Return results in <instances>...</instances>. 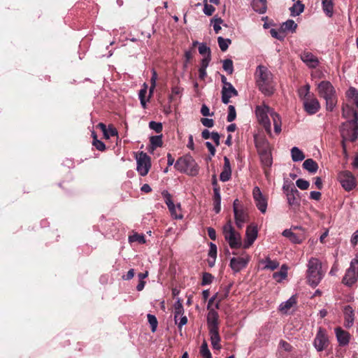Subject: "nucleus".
Instances as JSON below:
<instances>
[{
	"mask_svg": "<svg viewBox=\"0 0 358 358\" xmlns=\"http://www.w3.org/2000/svg\"><path fill=\"white\" fill-rule=\"evenodd\" d=\"M255 113L258 122L264 127L268 135H271V124L270 119L273 121L275 132L277 134L281 132V117L273 110V109L265 104H262L256 107Z\"/></svg>",
	"mask_w": 358,
	"mask_h": 358,
	"instance_id": "1",
	"label": "nucleus"
},
{
	"mask_svg": "<svg viewBox=\"0 0 358 358\" xmlns=\"http://www.w3.org/2000/svg\"><path fill=\"white\" fill-rule=\"evenodd\" d=\"M256 85L259 90L266 96H270L275 91L273 76L268 69L263 65H259L255 73Z\"/></svg>",
	"mask_w": 358,
	"mask_h": 358,
	"instance_id": "2",
	"label": "nucleus"
},
{
	"mask_svg": "<svg viewBox=\"0 0 358 358\" xmlns=\"http://www.w3.org/2000/svg\"><path fill=\"white\" fill-rule=\"evenodd\" d=\"M255 146L266 178L269 176V168L273 164L271 146L264 138L255 137Z\"/></svg>",
	"mask_w": 358,
	"mask_h": 358,
	"instance_id": "3",
	"label": "nucleus"
},
{
	"mask_svg": "<svg viewBox=\"0 0 358 358\" xmlns=\"http://www.w3.org/2000/svg\"><path fill=\"white\" fill-rule=\"evenodd\" d=\"M319 95L326 101V108L332 111L337 103L336 90L329 81H322L317 84Z\"/></svg>",
	"mask_w": 358,
	"mask_h": 358,
	"instance_id": "4",
	"label": "nucleus"
},
{
	"mask_svg": "<svg viewBox=\"0 0 358 358\" xmlns=\"http://www.w3.org/2000/svg\"><path fill=\"white\" fill-rule=\"evenodd\" d=\"M323 278L322 271V264L320 261L312 257L308 264L307 280L308 284L315 287H316Z\"/></svg>",
	"mask_w": 358,
	"mask_h": 358,
	"instance_id": "5",
	"label": "nucleus"
},
{
	"mask_svg": "<svg viewBox=\"0 0 358 358\" xmlns=\"http://www.w3.org/2000/svg\"><path fill=\"white\" fill-rule=\"evenodd\" d=\"M227 293H226L223 296H220L217 293L215 295H214L213 297H211L210 299V300L208 301V307H207L208 310V313L207 315V325H208V330L214 329H219V327H218L219 315L216 310L211 308L213 302L216 300L217 302L215 303V308H219L220 302L223 299L227 297Z\"/></svg>",
	"mask_w": 358,
	"mask_h": 358,
	"instance_id": "6",
	"label": "nucleus"
},
{
	"mask_svg": "<svg viewBox=\"0 0 358 358\" xmlns=\"http://www.w3.org/2000/svg\"><path fill=\"white\" fill-rule=\"evenodd\" d=\"M174 167L180 172L189 176H196L199 173V166L191 156L180 157L174 164Z\"/></svg>",
	"mask_w": 358,
	"mask_h": 358,
	"instance_id": "7",
	"label": "nucleus"
},
{
	"mask_svg": "<svg viewBox=\"0 0 358 358\" xmlns=\"http://www.w3.org/2000/svg\"><path fill=\"white\" fill-rule=\"evenodd\" d=\"M223 234L225 240L232 249L243 248L242 238L239 232L232 227L231 221H229L223 227Z\"/></svg>",
	"mask_w": 358,
	"mask_h": 358,
	"instance_id": "8",
	"label": "nucleus"
},
{
	"mask_svg": "<svg viewBox=\"0 0 358 358\" xmlns=\"http://www.w3.org/2000/svg\"><path fill=\"white\" fill-rule=\"evenodd\" d=\"M282 234L294 244L301 243L306 238V231L301 227H292L285 229Z\"/></svg>",
	"mask_w": 358,
	"mask_h": 358,
	"instance_id": "9",
	"label": "nucleus"
},
{
	"mask_svg": "<svg viewBox=\"0 0 358 358\" xmlns=\"http://www.w3.org/2000/svg\"><path fill=\"white\" fill-rule=\"evenodd\" d=\"M358 280V260L357 258L352 259L350 267L346 270L343 278V282L347 286L353 285Z\"/></svg>",
	"mask_w": 358,
	"mask_h": 358,
	"instance_id": "10",
	"label": "nucleus"
},
{
	"mask_svg": "<svg viewBox=\"0 0 358 358\" xmlns=\"http://www.w3.org/2000/svg\"><path fill=\"white\" fill-rule=\"evenodd\" d=\"M342 138L344 141H355L358 138L357 122H345L341 129Z\"/></svg>",
	"mask_w": 358,
	"mask_h": 358,
	"instance_id": "11",
	"label": "nucleus"
},
{
	"mask_svg": "<svg viewBox=\"0 0 358 358\" xmlns=\"http://www.w3.org/2000/svg\"><path fill=\"white\" fill-rule=\"evenodd\" d=\"M136 170L141 176H146L151 167L150 157L145 152H141L136 157Z\"/></svg>",
	"mask_w": 358,
	"mask_h": 358,
	"instance_id": "12",
	"label": "nucleus"
},
{
	"mask_svg": "<svg viewBox=\"0 0 358 358\" xmlns=\"http://www.w3.org/2000/svg\"><path fill=\"white\" fill-rule=\"evenodd\" d=\"M250 260V255L246 252H243L239 257H232L229 266L234 273H238L247 266Z\"/></svg>",
	"mask_w": 358,
	"mask_h": 358,
	"instance_id": "13",
	"label": "nucleus"
},
{
	"mask_svg": "<svg viewBox=\"0 0 358 358\" xmlns=\"http://www.w3.org/2000/svg\"><path fill=\"white\" fill-rule=\"evenodd\" d=\"M252 196L255 205L258 210L263 214L266 212L268 206V199L264 196L260 188L257 186L255 187L252 190Z\"/></svg>",
	"mask_w": 358,
	"mask_h": 358,
	"instance_id": "14",
	"label": "nucleus"
},
{
	"mask_svg": "<svg viewBox=\"0 0 358 358\" xmlns=\"http://www.w3.org/2000/svg\"><path fill=\"white\" fill-rule=\"evenodd\" d=\"M338 180L346 191H350L356 186L355 178L349 171L341 172L338 174Z\"/></svg>",
	"mask_w": 358,
	"mask_h": 358,
	"instance_id": "15",
	"label": "nucleus"
},
{
	"mask_svg": "<svg viewBox=\"0 0 358 358\" xmlns=\"http://www.w3.org/2000/svg\"><path fill=\"white\" fill-rule=\"evenodd\" d=\"M329 345V338L324 329L320 327L314 339L313 345L318 352L325 350Z\"/></svg>",
	"mask_w": 358,
	"mask_h": 358,
	"instance_id": "16",
	"label": "nucleus"
},
{
	"mask_svg": "<svg viewBox=\"0 0 358 358\" xmlns=\"http://www.w3.org/2000/svg\"><path fill=\"white\" fill-rule=\"evenodd\" d=\"M258 231L255 225H250L247 227L245 231V239L243 243V248H249L257 238Z\"/></svg>",
	"mask_w": 358,
	"mask_h": 358,
	"instance_id": "17",
	"label": "nucleus"
},
{
	"mask_svg": "<svg viewBox=\"0 0 358 358\" xmlns=\"http://www.w3.org/2000/svg\"><path fill=\"white\" fill-rule=\"evenodd\" d=\"M358 110L352 108V106L349 103H343L342 107V115L344 118L348 120L347 122H357L358 120Z\"/></svg>",
	"mask_w": 358,
	"mask_h": 358,
	"instance_id": "18",
	"label": "nucleus"
},
{
	"mask_svg": "<svg viewBox=\"0 0 358 358\" xmlns=\"http://www.w3.org/2000/svg\"><path fill=\"white\" fill-rule=\"evenodd\" d=\"M334 331L338 345L342 347L347 346L351 338L350 333L343 330L341 327L335 328Z\"/></svg>",
	"mask_w": 358,
	"mask_h": 358,
	"instance_id": "19",
	"label": "nucleus"
},
{
	"mask_svg": "<svg viewBox=\"0 0 358 358\" xmlns=\"http://www.w3.org/2000/svg\"><path fill=\"white\" fill-rule=\"evenodd\" d=\"M303 106L305 110L310 115L316 113L320 108V104L315 97L305 99Z\"/></svg>",
	"mask_w": 358,
	"mask_h": 358,
	"instance_id": "20",
	"label": "nucleus"
},
{
	"mask_svg": "<svg viewBox=\"0 0 358 358\" xmlns=\"http://www.w3.org/2000/svg\"><path fill=\"white\" fill-rule=\"evenodd\" d=\"M238 95L237 90L231 84H227V87H222V101L227 104L230 101V98Z\"/></svg>",
	"mask_w": 358,
	"mask_h": 358,
	"instance_id": "21",
	"label": "nucleus"
},
{
	"mask_svg": "<svg viewBox=\"0 0 358 358\" xmlns=\"http://www.w3.org/2000/svg\"><path fill=\"white\" fill-rule=\"evenodd\" d=\"M234 213L235 223L238 228L241 229L248 222V215L243 208L236 210Z\"/></svg>",
	"mask_w": 358,
	"mask_h": 358,
	"instance_id": "22",
	"label": "nucleus"
},
{
	"mask_svg": "<svg viewBox=\"0 0 358 358\" xmlns=\"http://www.w3.org/2000/svg\"><path fill=\"white\" fill-rule=\"evenodd\" d=\"M301 59L310 68H315L319 64L317 58L310 52H303Z\"/></svg>",
	"mask_w": 358,
	"mask_h": 358,
	"instance_id": "23",
	"label": "nucleus"
},
{
	"mask_svg": "<svg viewBox=\"0 0 358 358\" xmlns=\"http://www.w3.org/2000/svg\"><path fill=\"white\" fill-rule=\"evenodd\" d=\"M299 192L296 188H292L287 193V202L290 206H298L299 205Z\"/></svg>",
	"mask_w": 358,
	"mask_h": 358,
	"instance_id": "24",
	"label": "nucleus"
},
{
	"mask_svg": "<svg viewBox=\"0 0 358 358\" xmlns=\"http://www.w3.org/2000/svg\"><path fill=\"white\" fill-rule=\"evenodd\" d=\"M251 6L253 10L259 13L264 14L267 10V1L266 0H252Z\"/></svg>",
	"mask_w": 358,
	"mask_h": 358,
	"instance_id": "25",
	"label": "nucleus"
},
{
	"mask_svg": "<svg viewBox=\"0 0 358 358\" xmlns=\"http://www.w3.org/2000/svg\"><path fill=\"white\" fill-rule=\"evenodd\" d=\"M208 331L213 348L215 350H220L221 348V345L220 344V336L219 335V329H210Z\"/></svg>",
	"mask_w": 358,
	"mask_h": 358,
	"instance_id": "26",
	"label": "nucleus"
},
{
	"mask_svg": "<svg viewBox=\"0 0 358 358\" xmlns=\"http://www.w3.org/2000/svg\"><path fill=\"white\" fill-rule=\"evenodd\" d=\"M345 326L350 327L354 322L355 314L351 306H347L344 308Z\"/></svg>",
	"mask_w": 358,
	"mask_h": 358,
	"instance_id": "27",
	"label": "nucleus"
},
{
	"mask_svg": "<svg viewBox=\"0 0 358 358\" xmlns=\"http://www.w3.org/2000/svg\"><path fill=\"white\" fill-rule=\"evenodd\" d=\"M322 6L324 13L327 16L331 17L334 14V2L333 0H321Z\"/></svg>",
	"mask_w": 358,
	"mask_h": 358,
	"instance_id": "28",
	"label": "nucleus"
},
{
	"mask_svg": "<svg viewBox=\"0 0 358 358\" xmlns=\"http://www.w3.org/2000/svg\"><path fill=\"white\" fill-rule=\"evenodd\" d=\"M304 8L305 6L301 1H296L293 6L289 8L291 15L293 17L299 15L303 12Z\"/></svg>",
	"mask_w": 358,
	"mask_h": 358,
	"instance_id": "29",
	"label": "nucleus"
},
{
	"mask_svg": "<svg viewBox=\"0 0 358 358\" xmlns=\"http://www.w3.org/2000/svg\"><path fill=\"white\" fill-rule=\"evenodd\" d=\"M296 301L294 296L290 297L288 300L280 303L279 310L283 313H287L289 309L296 304Z\"/></svg>",
	"mask_w": 358,
	"mask_h": 358,
	"instance_id": "30",
	"label": "nucleus"
},
{
	"mask_svg": "<svg viewBox=\"0 0 358 358\" xmlns=\"http://www.w3.org/2000/svg\"><path fill=\"white\" fill-rule=\"evenodd\" d=\"M173 218L176 220H182L183 215L181 213V206L180 203L172 205L168 208Z\"/></svg>",
	"mask_w": 358,
	"mask_h": 358,
	"instance_id": "31",
	"label": "nucleus"
},
{
	"mask_svg": "<svg viewBox=\"0 0 358 358\" xmlns=\"http://www.w3.org/2000/svg\"><path fill=\"white\" fill-rule=\"evenodd\" d=\"M303 167L312 173L317 172L318 169L317 164L313 159L305 160L303 163Z\"/></svg>",
	"mask_w": 358,
	"mask_h": 358,
	"instance_id": "32",
	"label": "nucleus"
},
{
	"mask_svg": "<svg viewBox=\"0 0 358 358\" xmlns=\"http://www.w3.org/2000/svg\"><path fill=\"white\" fill-rule=\"evenodd\" d=\"M292 159L294 162H301L305 159L303 152L297 147H293L291 150Z\"/></svg>",
	"mask_w": 358,
	"mask_h": 358,
	"instance_id": "33",
	"label": "nucleus"
},
{
	"mask_svg": "<svg viewBox=\"0 0 358 358\" xmlns=\"http://www.w3.org/2000/svg\"><path fill=\"white\" fill-rule=\"evenodd\" d=\"M184 314L183 306L180 301V299H178L174 304V320L178 322L179 315Z\"/></svg>",
	"mask_w": 358,
	"mask_h": 358,
	"instance_id": "34",
	"label": "nucleus"
},
{
	"mask_svg": "<svg viewBox=\"0 0 358 358\" xmlns=\"http://www.w3.org/2000/svg\"><path fill=\"white\" fill-rule=\"evenodd\" d=\"M296 27L297 24L293 20H287L281 26V29L283 31L294 32L296 31Z\"/></svg>",
	"mask_w": 358,
	"mask_h": 358,
	"instance_id": "35",
	"label": "nucleus"
},
{
	"mask_svg": "<svg viewBox=\"0 0 358 358\" xmlns=\"http://www.w3.org/2000/svg\"><path fill=\"white\" fill-rule=\"evenodd\" d=\"M263 263L264 264V269L273 271L279 266V263L277 261L271 260L269 257H266Z\"/></svg>",
	"mask_w": 358,
	"mask_h": 358,
	"instance_id": "36",
	"label": "nucleus"
},
{
	"mask_svg": "<svg viewBox=\"0 0 358 358\" xmlns=\"http://www.w3.org/2000/svg\"><path fill=\"white\" fill-rule=\"evenodd\" d=\"M157 80V73L156 71L153 69L152 70V76L150 78V87L149 90V96H148V101H149V99L152 96V94L155 89Z\"/></svg>",
	"mask_w": 358,
	"mask_h": 358,
	"instance_id": "37",
	"label": "nucleus"
},
{
	"mask_svg": "<svg viewBox=\"0 0 358 358\" xmlns=\"http://www.w3.org/2000/svg\"><path fill=\"white\" fill-rule=\"evenodd\" d=\"M217 42L219 47L222 52H225L228 49L229 45L231 43V39L224 38L222 36H219L217 38Z\"/></svg>",
	"mask_w": 358,
	"mask_h": 358,
	"instance_id": "38",
	"label": "nucleus"
},
{
	"mask_svg": "<svg viewBox=\"0 0 358 358\" xmlns=\"http://www.w3.org/2000/svg\"><path fill=\"white\" fill-rule=\"evenodd\" d=\"M287 267L283 265L281 267V269L279 272H275L273 274V277L277 281L280 282L287 277Z\"/></svg>",
	"mask_w": 358,
	"mask_h": 358,
	"instance_id": "39",
	"label": "nucleus"
},
{
	"mask_svg": "<svg viewBox=\"0 0 358 358\" xmlns=\"http://www.w3.org/2000/svg\"><path fill=\"white\" fill-rule=\"evenodd\" d=\"M148 85L146 83H144L143 85V88L140 90L138 96L141 101V104L143 108H146V100L145 95L147 94Z\"/></svg>",
	"mask_w": 358,
	"mask_h": 358,
	"instance_id": "40",
	"label": "nucleus"
},
{
	"mask_svg": "<svg viewBox=\"0 0 358 358\" xmlns=\"http://www.w3.org/2000/svg\"><path fill=\"white\" fill-rule=\"evenodd\" d=\"M150 141L152 150H154L158 147H162V144H163L162 135L151 136Z\"/></svg>",
	"mask_w": 358,
	"mask_h": 358,
	"instance_id": "41",
	"label": "nucleus"
},
{
	"mask_svg": "<svg viewBox=\"0 0 358 358\" xmlns=\"http://www.w3.org/2000/svg\"><path fill=\"white\" fill-rule=\"evenodd\" d=\"M200 354L202 358H212L211 353L208 348V344L205 341L201 344Z\"/></svg>",
	"mask_w": 358,
	"mask_h": 358,
	"instance_id": "42",
	"label": "nucleus"
},
{
	"mask_svg": "<svg viewBox=\"0 0 358 358\" xmlns=\"http://www.w3.org/2000/svg\"><path fill=\"white\" fill-rule=\"evenodd\" d=\"M223 69L229 74H232L234 71L233 62L230 59H227L223 61Z\"/></svg>",
	"mask_w": 358,
	"mask_h": 358,
	"instance_id": "43",
	"label": "nucleus"
},
{
	"mask_svg": "<svg viewBox=\"0 0 358 358\" xmlns=\"http://www.w3.org/2000/svg\"><path fill=\"white\" fill-rule=\"evenodd\" d=\"M148 322L151 327V330L152 332H155L157 328L158 322L156 317L151 314H148L147 315Z\"/></svg>",
	"mask_w": 358,
	"mask_h": 358,
	"instance_id": "44",
	"label": "nucleus"
},
{
	"mask_svg": "<svg viewBox=\"0 0 358 358\" xmlns=\"http://www.w3.org/2000/svg\"><path fill=\"white\" fill-rule=\"evenodd\" d=\"M129 241L131 243L138 242L139 243H145V238L143 234H134L129 237Z\"/></svg>",
	"mask_w": 358,
	"mask_h": 358,
	"instance_id": "45",
	"label": "nucleus"
},
{
	"mask_svg": "<svg viewBox=\"0 0 358 358\" xmlns=\"http://www.w3.org/2000/svg\"><path fill=\"white\" fill-rule=\"evenodd\" d=\"M199 52L204 57L210 56V49L205 43H201L199 46Z\"/></svg>",
	"mask_w": 358,
	"mask_h": 358,
	"instance_id": "46",
	"label": "nucleus"
},
{
	"mask_svg": "<svg viewBox=\"0 0 358 358\" xmlns=\"http://www.w3.org/2000/svg\"><path fill=\"white\" fill-rule=\"evenodd\" d=\"M236 117V112L234 106L230 105L228 107V115H227V121L231 122Z\"/></svg>",
	"mask_w": 358,
	"mask_h": 358,
	"instance_id": "47",
	"label": "nucleus"
},
{
	"mask_svg": "<svg viewBox=\"0 0 358 358\" xmlns=\"http://www.w3.org/2000/svg\"><path fill=\"white\" fill-rule=\"evenodd\" d=\"M117 134H118L117 130L115 127H113V126H109L108 127L107 131L103 134V136H104V137L108 139V138H110L112 136H117Z\"/></svg>",
	"mask_w": 358,
	"mask_h": 358,
	"instance_id": "48",
	"label": "nucleus"
},
{
	"mask_svg": "<svg viewBox=\"0 0 358 358\" xmlns=\"http://www.w3.org/2000/svg\"><path fill=\"white\" fill-rule=\"evenodd\" d=\"M211 22L213 24V29L216 34L221 30V24L223 20L221 18H213L211 20Z\"/></svg>",
	"mask_w": 358,
	"mask_h": 358,
	"instance_id": "49",
	"label": "nucleus"
},
{
	"mask_svg": "<svg viewBox=\"0 0 358 358\" xmlns=\"http://www.w3.org/2000/svg\"><path fill=\"white\" fill-rule=\"evenodd\" d=\"M296 186L302 189V190H306L307 189L308 187H309V182L306 180H303V179H298L296 181Z\"/></svg>",
	"mask_w": 358,
	"mask_h": 358,
	"instance_id": "50",
	"label": "nucleus"
},
{
	"mask_svg": "<svg viewBox=\"0 0 358 358\" xmlns=\"http://www.w3.org/2000/svg\"><path fill=\"white\" fill-rule=\"evenodd\" d=\"M163 197L164 198V201L167 205L168 208L173 205V202L171 199V195L169 193L168 191L164 190L162 192Z\"/></svg>",
	"mask_w": 358,
	"mask_h": 358,
	"instance_id": "51",
	"label": "nucleus"
},
{
	"mask_svg": "<svg viewBox=\"0 0 358 358\" xmlns=\"http://www.w3.org/2000/svg\"><path fill=\"white\" fill-rule=\"evenodd\" d=\"M149 127L151 129H153L157 133H160L162 131V124L160 122L151 121L149 123Z\"/></svg>",
	"mask_w": 358,
	"mask_h": 358,
	"instance_id": "52",
	"label": "nucleus"
},
{
	"mask_svg": "<svg viewBox=\"0 0 358 358\" xmlns=\"http://www.w3.org/2000/svg\"><path fill=\"white\" fill-rule=\"evenodd\" d=\"M213 277L210 273H203V278H202V285H205L210 284L213 281Z\"/></svg>",
	"mask_w": 358,
	"mask_h": 358,
	"instance_id": "53",
	"label": "nucleus"
},
{
	"mask_svg": "<svg viewBox=\"0 0 358 358\" xmlns=\"http://www.w3.org/2000/svg\"><path fill=\"white\" fill-rule=\"evenodd\" d=\"M208 255L210 257L215 260L217 257V246L213 243H210V250L208 252Z\"/></svg>",
	"mask_w": 358,
	"mask_h": 358,
	"instance_id": "54",
	"label": "nucleus"
},
{
	"mask_svg": "<svg viewBox=\"0 0 358 358\" xmlns=\"http://www.w3.org/2000/svg\"><path fill=\"white\" fill-rule=\"evenodd\" d=\"M179 329H181L182 326L187 323V317L183 315H179L178 322H175Z\"/></svg>",
	"mask_w": 358,
	"mask_h": 358,
	"instance_id": "55",
	"label": "nucleus"
},
{
	"mask_svg": "<svg viewBox=\"0 0 358 358\" xmlns=\"http://www.w3.org/2000/svg\"><path fill=\"white\" fill-rule=\"evenodd\" d=\"M215 10V8L213 6L209 5L206 3L204 4L203 13L206 15H208V16L211 15L214 13Z\"/></svg>",
	"mask_w": 358,
	"mask_h": 358,
	"instance_id": "56",
	"label": "nucleus"
},
{
	"mask_svg": "<svg viewBox=\"0 0 358 358\" xmlns=\"http://www.w3.org/2000/svg\"><path fill=\"white\" fill-rule=\"evenodd\" d=\"M231 175V171L222 170V171L220 173V178L222 181L226 182L230 179Z\"/></svg>",
	"mask_w": 358,
	"mask_h": 358,
	"instance_id": "57",
	"label": "nucleus"
},
{
	"mask_svg": "<svg viewBox=\"0 0 358 358\" xmlns=\"http://www.w3.org/2000/svg\"><path fill=\"white\" fill-rule=\"evenodd\" d=\"M310 90V86L306 85L304 87L301 88L299 91V96L303 97V100L307 99L306 96L308 94Z\"/></svg>",
	"mask_w": 358,
	"mask_h": 358,
	"instance_id": "58",
	"label": "nucleus"
},
{
	"mask_svg": "<svg viewBox=\"0 0 358 358\" xmlns=\"http://www.w3.org/2000/svg\"><path fill=\"white\" fill-rule=\"evenodd\" d=\"M92 144L99 151H103L106 150L105 144L99 140L93 141Z\"/></svg>",
	"mask_w": 358,
	"mask_h": 358,
	"instance_id": "59",
	"label": "nucleus"
},
{
	"mask_svg": "<svg viewBox=\"0 0 358 358\" xmlns=\"http://www.w3.org/2000/svg\"><path fill=\"white\" fill-rule=\"evenodd\" d=\"M201 113L204 117L212 116L214 114L213 113H210V109L206 104L202 105L201 108Z\"/></svg>",
	"mask_w": 358,
	"mask_h": 358,
	"instance_id": "60",
	"label": "nucleus"
},
{
	"mask_svg": "<svg viewBox=\"0 0 358 358\" xmlns=\"http://www.w3.org/2000/svg\"><path fill=\"white\" fill-rule=\"evenodd\" d=\"M202 124L206 127L211 128L214 125V121L213 119L202 118L201 120Z\"/></svg>",
	"mask_w": 358,
	"mask_h": 358,
	"instance_id": "61",
	"label": "nucleus"
},
{
	"mask_svg": "<svg viewBox=\"0 0 358 358\" xmlns=\"http://www.w3.org/2000/svg\"><path fill=\"white\" fill-rule=\"evenodd\" d=\"M213 192H214L213 201H221V195L220 193V187H214Z\"/></svg>",
	"mask_w": 358,
	"mask_h": 358,
	"instance_id": "62",
	"label": "nucleus"
},
{
	"mask_svg": "<svg viewBox=\"0 0 358 358\" xmlns=\"http://www.w3.org/2000/svg\"><path fill=\"white\" fill-rule=\"evenodd\" d=\"M211 59V57L206 56L204 57L201 62V69H207L210 62Z\"/></svg>",
	"mask_w": 358,
	"mask_h": 358,
	"instance_id": "63",
	"label": "nucleus"
},
{
	"mask_svg": "<svg viewBox=\"0 0 358 358\" xmlns=\"http://www.w3.org/2000/svg\"><path fill=\"white\" fill-rule=\"evenodd\" d=\"M210 138L214 141L217 146L220 145V136L217 132H212Z\"/></svg>",
	"mask_w": 358,
	"mask_h": 358,
	"instance_id": "64",
	"label": "nucleus"
}]
</instances>
